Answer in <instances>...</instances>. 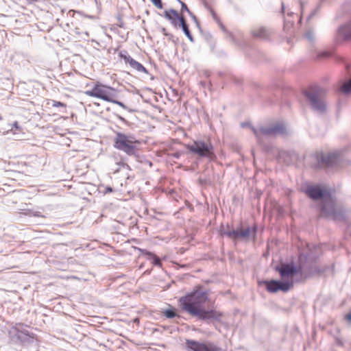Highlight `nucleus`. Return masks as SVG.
<instances>
[{
  "label": "nucleus",
  "mask_w": 351,
  "mask_h": 351,
  "mask_svg": "<svg viewBox=\"0 0 351 351\" xmlns=\"http://www.w3.org/2000/svg\"><path fill=\"white\" fill-rule=\"evenodd\" d=\"M202 287H196L191 292L187 293L178 299L180 308L197 320L210 324L221 322L223 313L214 308H207L208 291L202 290Z\"/></svg>",
  "instance_id": "1"
},
{
  "label": "nucleus",
  "mask_w": 351,
  "mask_h": 351,
  "mask_svg": "<svg viewBox=\"0 0 351 351\" xmlns=\"http://www.w3.org/2000/svg\"><path fill=\"white\" fill-rule=\"evenodd\" d=\"M258 230V227L257 224H254L252 226H248L245 228L240 225L236 228L227 224L226 228H223L220 230V234L232 239L234 244L238 241H243L245 242L252 241L255 243L257 241Z\"/></svg>",
  "instance_id": "2"
},
{
  "label": "nucleus",
  "mask_w": 351,
  "mask_h": 351,
  "mask_svg": "<svg viewBox=\"0 0 351 351\" xmlns=\"http://www.w3.org/2000/svg\"><path fill=\"white\" fill-rule=\"evenodd\" d=\"M115 136L113 140V147L123 152L129 156L137 157L138 145L141 144L135 135L131 133L125 134L121 132H114Z\"/></svg>",
  "instance_id": "3"
},
{
  "label": "nucleus",
  "mask_w": 351,
  "mask_h": 351,
  "mask_svg": "<svg viewBox=\"0 0 351 351\" xmlns=\"http://www.w3.org/2000/svg\"><path fill=\"white\" fill-rule=\"evenodd\" d=\"M184 146L190 154L199 158H207L210 161H215L217 159L215 147L210 138L193 140Z\"/></svg>",
  "instance_id": "4"
},
{
  "label": "nucleus",
  "mask_w": 351,
  "mask_h": 351,
  "mask_svg": "<svg viewBox=\"0 0 351 351\" xmlns=\"http://www.w3.org/2000/svg\"><path fill=\"white\" fill-rule=\"evenodd\" d=\"M307 261V253H302L298 257V264L296 265L293 261L280 262L274 267V270L279 273L281 280H285L287 278L302 276L304 271V265L302 263Z\"/></svg>",
  "instance_id": "5"
},
{
  "label": "nucleus",
  "mask_w": 351,
  "mask_h": 351,
  "mask_svg": "<svg viewBox=\"0 0 351 351\" xmlns=\"http://www.w3.org/2000/svg\"><path fill=\"white\" fill-rule=\"evenodd\" d=\"M84 93L88 96L96 97L108 102L112 101V97H117V96L116 89L100 82L95 84L90 90H86Z\"/></svg>",
  "instance_id": "6"
},
{
  "label": "nucleus",
  "mask_w": 351,
  "mask_h": 351,
  "mask_svg": "<svg viewBox=\"0 0 351 351\" xmlns=\"http://www.w3.org/2000/svg\"><path fill=\"white\" fill-rule=\"evenodd\" d=\"M326 91L317 86H311L308 88V101L313 109L322 112L326 110L324 101Z\"/></svg>",
  "instance_id": "7"
},
{
  "label": "nucleus",
  "mask_w": 351,
  "mask_h": 351,
  "mask_svg": "<svg viewBox=\"0 0 351 351\" xmlns=\"http://www.w3.org/2000/svg\"><path fill=\"white\" fill-rule=\"evenodd\" d=\"M260 284L264 285L265 289L271 293H275L279 291L287 292L293 286V281L290 280L281 279L263 280L260 282Z\"/></svg>",
  "instance_id": "8"
},
{
  "label": "nucleus",
  "mask_w": 351,
  "mask_h": 351,
  "mask_svg": "<svg viewBox=\"0 0 351 351\" xmlns=\"http://www.w3.org/2000/svg\"><path fill=\"white\" fill-rule=\"evenodd\" d=\"M261 132L266 136H287L289 131L285 122L275 121L267 126H261Z\"/></svg>",
  "instance_id": "9"
},
{
  "label": "nucleus",
  "mask_w": 351,
  "mask_h": 351,
  "mask_svg": "<svg viewBox=\"0 0 351 351\" xmlns=\"http://www.w3.org/2000/svg\"><path fill=\"white\" fill-rule=\"evenodd\" d=\"M186 351H222V349L210 341H199L195 339L185 340Z\"/></svg>",
  "instance_id": "10"
},
{
  "label": "nucleus",
  "mask_w": 351,
  "mask_h": 351,
  "mask_svg": "<svg viewBox=\"0 0 351 351\" xmlns=\"http://www.w3.org/2000/svg\"><path fill=\"white\" fill-rule=\"evenodd\" d=\"M278 159L286 165H295L296 167H300L301 162L299 154L295 151H280Z\"/></svg>",
  "instance_id": "11"
},
{
  "label": "nucleus",
  "mask_w": 351,
  "mask_h": 351,
  "mask_svg": "<svg viewBox=\"0 0 351 351\" xmlns=\"http://www.w3.org/2000/svg\"><path fill=\"white\" fill-rule=\"evenodd\" d=\"M308 196L313 199H320L321 202L322 200L326 199L328 202V205L330 207L332 206L330 202V193L324 186H313L308 187Z\"/></svg>",
  "instance_id": "12"
},
{
  "label": "nucleus",
  "mask_w": 351,
  "mask_h": 351,
  "mask_svg": "<svg viewBox=\"0 0 351 351\" xmlns=\"http://www.w3.org/2000/svg\"><path fill=\"white\" fill-rule=\"evenodd\" d=\"M160 16L167 19L175 28H178L180 24L186 20L184 16L180 15L179 12L173 8L165 10L163 14H160Z\"/></svg>",
  "instance_id": "13"
},
{
  "label": "nucleus",
  "mask_w": 351,
  "mask_h": 351,
  "mask_svg": "<svg viewBox=\"0 0 351 351\" xmlns=\"http://www.w3.org/2000/svg\"><path fill=\"white\" fill-rule=\"evenodd\" d=\"M316 157L320 167H327L337 162L339 155L337 153H322L317 154Z\"/></svg>",
  "instance_id": "14"
},
{
  "label": "nucleus",
  "mask_w": 351,
  "mask_h": 351,
  "mask_svg": "<svg viewBox=\"0 0 351 351\" xmlns=\"http://www.w3.org/2000/svg\"><path fill=\"white\" fill-rule=\"evenodd\" d=\"M330 202H331L332 208L328 205V202L326 199L322 200L321 202V215L326 217H333L335 215V208L334 201L330 195Z\"/></svg>",
  "instance_id": "15"
},
{
  "label": "nucleus",
  "mask_w": 351,
  "mask_h": 351,
  "mask_svg": "<svg viewBox=\"0 0 351 351\" xmlns=\"http://www.w3.org/2000/svg\"><path fill=\"white\" fill-rule=\"evenodd\" d=\"M261 130V127L256 128L255 127H252V131L254 134L257 143L260 145L263 149L266 152H269L271 150V145L270 144L266 143L264 141V138L263 136H265Z\"/></svg>",
  "instance_id": "16"
},
{
  "label": "nucleus",
  "mask_w": 351,
  "mask_h": 351,
  "mask_svg": "<svg viewBox=\"0 0 351 351\" xmlns=\"http://www.w3.org/2000/svg\"><path fill=\"white\" fill-rule=\"evenodd\" d=\"M139 251L141 252V254L147 257V259L150 261L154 266H162V263L160 258L157 256L154 253L149 252L145 249H139Z\"/></svg>",
  "instance_id": "17"
},
{
  "label": "nucleus",
  "mask_w": 351,
  "mask_h": 351,
  "mask_svg": "<svg viewBox=\"0 0 351 351\" xmlns=\"http://www.w3.org/2000/svg\"><path fill=\"white\" fill-rule=\"evenodd\" d=\"M251 34L253 37L256 38L267 39L269 34L270 31L265 27H261L252 30Z\"/></svg>",
  "instance_id": "18"
},
{
  "label": "nucleus",
  "mask_w": 351,
  "mask_h": 351,
  "mask_svg": "<svg viewBox=\"0 0 351 351\" xmlns=\"http://www.w3.org/2000/svg\"><path fill=\"white\" fill-rule=\"evenodd\" d=\"M169 308L164 309L162 311V315L168 319H173L176 317H180V315L178 313V310L171 306V305H169Z\"/></svg>",
  "instance_id": "19"
},
{
  "label": "nucleus",
  "mask_w": 351,
  "mask_h": 351,
  "mask_svg": "<svg viewBox=\"0 0 351 351\" xmlns=\"http://www.w3.org/2000/svg\"><path fill=\"white\" fill-rule=\"evenodd\" d=\"M132 69L139 71L148 74V70L140 62L135 60L133 58L128 63Z\"/></svg>",
  "instance_id": "20"
},
{
  "label": "nucleus",
  "mask_w": 351,
  "mask_h": 351,
  "mask_svg": "<svg viewBox=\"0 0 351 351\" xmlns=\"http://www.w3.org/2000/svg\"><path fill=\"white\" fill-rule=\"evenodd\" d=\"M178 27L182 29L184 35L188 38V39L190 40V42H191V43L195 42L194 37L193 36V35L189 29V25L187 23L186 20H185L184 22H182Z\"/></svg>",
  "instance_id": "21"
},
{
  "label": "nucleus",
  "mask_w": 351,
  "mask_h": 351,
  "mask_svg": "<svg viewBox=\"0 0 351 351\" xmlns=\"http://www.w3.org/2000/svg\"><path fill=\"white\" fill-rule=\"evenodd\" d=\"M339 33L345 39L351 40V25H348L341 27Z\"/></svg>",
  "instance_id": "22"
},
{
  "label": "nucleus",
  "mask_w": 351,
  "mask_h": 351,
  "mask_svg": "<svg viewBox=\"0 0 351 351\" xmlns=\"http://www.w3.org/2000/svg\"><path fill=\"white\" fill-rule=\"evenodd\" d=\"M226 34L227 37L235 45H237V46H239V47H243V43L241 40H240L239 39L237 38L234 36V34L232 32H230V31H228Z\"/></svg>",
  "instance_id": "23"
},
{
  "label": "nucleus",
  "mask_w": 351,
  "mask_h": 351,
  "mask_svg": "<svg viewBox=\"0 0 351 351\" xmlns=\"http://www.w3.org/2000/svg\"><path fill=\"white\" fill-rule=\"evenodd\" d=\"M302 97L300 99V102L301 104V106L303 112H305L306 105L307 104V89H303L302 91Z\"/></svg>",
  "instance_id": "24"
},
{
  "label": "nucleus",
  "mask_w": 351,
  "mask_h": 351,
  "mask_svg": "<svg viewBox=\"0 0 351 351\" xmlns=\"http://www.w3.org/2000/svg\"><path fill=\"white\" fill-rule=\"evenodd\" d=\"M119 56L121 59H123L125 64H128L132 57L129 55L126 50H122L119 53Z\"/></svg>",
  "instance_id": "25"
},
{
  "label": "nucleus",
  "mask_w": 351,
  "mask_h": 351,
  "mask_svg": "<svg viewBox=\"0 0 351 351\" xmlns=\"http://www.w3.org/2000/svg\"><path fill=\"white\" fill-rule=\"evenodd\" d=\"M341 91L344 93H351V79L341 86Z\"/></svg>",
  "instance_id": "26"
},
{
  "label": "nucleus",
  "mask_w": 351,
  "mask_h": 351,
  "mask_svg": "<svg viewBox=\"0 0 351 351\" xmlns=\"http://www.w3.org/2000/svg\"><path fill=\"white\" fill-rule=\"evenodd\" d=\"M25 215H28L29 217H41L44 218L45 216L42 215V213L39 211H34V210H27L25 213Z\"/></svg>",
  "instance_id": "27"
},
{
  "label": "nucleus",
  "mask_w": 351,
  "mask_h": 351,
  "mask_svg": "<svg viewBox=\"0 0 351 351\" xmlns=\"http://www.w3.org/2000/svg\"><path fill=\"white\" fill-rule=\"evenodd\" d=\"M177 1L181 5V12H186L189 14V16L192 15L193 12L189 9L187 5L184 2H183V1H182L180 0H177Z\"/></svg>",
  "instance_id": "28"
},
{
  "label": "nucleus",
  "mask_w": 351,
  "mask_h": 351,
  "mask_svg": "<svg viewBox=\"0 0 351 351\" xmlns=\"http://www.w3.org/2000/svg\"><path fill=\"white\" fill-rule=\"evenodd\" d=\"M293 25V21L288 19L287 17H285L284 19V29L285 30L286 29H289L291 27H292Z\"/></svg>",
  "instance_id": "29"
},
{
  "label": "nucleus",
  "mask_w": 351,
  "mask_h": 351,
  "mask_svg": "<svg viewBox=\"0 0 351 351\" xmlns=\"http://www.w3.org/2000/svg\"><path fill=\"white\" fill-rule=\"evenodd\" d=\"M191 17V19H193V21H194V23H195V25L196 27H197V29H199V31L202 33V29L201 27V25H200V23L199 21V20L197 19V16L193 13L192 15L190 16Z\"/></svg>",
  "instance_id": "30"
},
{
  "label": "nucleus",
  "mask_w": 351,
  "mask_h": 351,
  "mask_svg": "<svg viewBox=\"0 0 351 351\" xmlns=\"http://www.w3.org/2000/svg\"><path fill=\"white\" fill-rule=\"evenodd\" d=\"M115 98L116 97H112V101H110L109 102L121 106L123 109H125V110L128 109V107L124 104V103H123L122 101H120L119 100L115 99Z\"/></svg>",
  "instance_id": "31"
},
{
  "label": "nucleus",
  "mask_w": 351,
  "mask_h": 351,
  "mask_svg": "<svg viewBox=\"0 0 351 351\" xmlns=\"http://www.w3.org/2000/svg\"><path fill=\"white\" fill-rule=\"evenodd\" d=\"M51 105L53 107H56V108H59V107L66 108V104L59 101H56V100H52Z\"/></svg>",
  "instance_id": "32"
},
{
  "label": "nucleus",
  "mask_w": 351,
  "mask_h": 351,
  "mask_svg": "<svg viewBox=\"0 0 351 351\" xmlns=\"http://www.w3.org/2000/svg\"><path fill=\"white\" fill-rule=\"evenodd\" d=\"M298 2H299V3H300V7H301V14H303V12H304V2H303V1H302V0H298ZM302 15H300V16L298 17V24L299 25H301V23H302Z\"/></svg>",
  "instance_id": "33"
},
{
  "label": "nucleus",
  "mask_w": 351,
  "mask_h": 351,
  "mask_svg": "<svg viewBox=\"0 0 351 351\" xmlns=\"http://www.w3.org/2000/svg\"><path fill=\"white\" fill-rule=\"evenodd\" d=\"M150 1L158 9L163 8L162 0H150Z\"/></svg>",
  "instance_id": "34"
},
{
  "label": "nucleus",
  "mask_w": 351,
  "mask_h": 351,
  "mask_svg": "<svg viewBox=\"0 0 351 351\" xmlns=\"http://www.w3.org/2000/svg\"><path fill=\"white\" fill-rule=\"evenodd\" d=\"M166 37L168 38L169 40L174 43H176L178 41V38L174 36L172 34L169 32L167 34H166Z\"/></svg>",
  "instance_id": "35"
},
{
  "label": "nucleus",
  "mask_w": 351,
  "mask_h": 351,
  "mask_svg": "<svg viewBox=\"0 0 351 351\" xmlns=\"http://www.w3.org/2000/svg\"><path fill=\"white\" fill-rule=\"evenodd\" d=\"M300 191L304 193L306 195H307V181H304L302 182L300 186Z\"/></svg>",
  "instance_id": "36"
},
{
  "label": "nucleus",
  "mask_w": 351,
  "mask_h": 351,
  "mask_svg": "<svg viewBox=\"0 0 351 351\" xmlns=\"http://www.w3.org/2000/svg\"><path fill=\"white\" fill-rule=\"evenodd\" d=\"M210 12H211V15L213 18V19L217 23V24L219 23V21H220L219 18L218 17V16L217 15L216 12L213 10H210Z\"/></svg>",
  "instance_id": "37"
},
{
  "label": "nucleus",
  "mask_w": 351,
  "mask_h": 351,
  "mask_svg": "<svg viewBox=\"0 0 351 351\" xmlns=\"http://www.w3.org/2000/svg\"><path fill=\"white\" fill-rule=\"evenodd\" d=\"M218 25L223 33L226 34L228 32L227 28L225 27V25L222 23L221 21H219Z\"/></svg>",
  "instance_id": "38"
},
{
  "label": "nucleus",
  "mask_w": 351,
  "mask_h": 351,
  "mask_svg": "<svg viewBox=\"0 0 351 351\" xmlns=\"http://www.w3.org/2000/svg\"><path fill=\"white\" fill-rule=\"evenodd\" d=\"M21 335H23L26 337H31L32 338L33 337V334L32 333H30L28 330H21Z\"/></svg>",
  "instance_id": "39"
},
{
  "label": "nucleus",
  "mask_w": 351,
  "mask_h": 351,
  "mask_svg": "<svg viewBox=\"0 0 351 351\" xmlns=\"http://www.w3.org/2000/svg\"><path fill=\"white\" fill-rule=\"evenodd\" d=\"M121 167H122L123 169H128V170H130V167L127 164V163H125L123 162H119L117 163Z\"/></svg>",
  "instance_id": "40"
},
{
  "label": "nucleus",
  "mask_w": 351,
  "mask_h": 351,
  "mask_svg": "<svg viewBox=\"0 0 351 351\" xmlns=\"http://www.w3.org/2000/svg\"><path fill=\"white\" fill-rule=\"evenodd\" d=\"M117 117L121 121H122L123 123L126 124L127 125H129V122L123 117H121V115H119V114H116Z\"/></svg>",
  "instance_id": "41"
},
{
  "label": "nucleus",
  "mask_w": 351,
  "mask_h": 351,
  "mask_svg": "<svg viewBox=\"0 0 351 351\" xmlns=\"http://www.w3.org/2000/svg\"><path fill=\"white\" fill-rule=\"evenodd\" d=\"M241 128H246V127H249L251 130H252V127H254L250 122H242L241 123Z\"/></svg>",
  "instance_id": "42"
},
{
  "label": "nucleus",
  "mask_w": 351,
  "mask_h": 351,
  "mask_svg": "<svg viewBox=\"0 0 351 351\" xmlns=\"http://www.w3.org/2000/svg\"><path fill=\"white\" fill-rule=\"evenodd\" d=\"M344 319L350 324H351V312L345 315Z\"/></svg>",
  "instance_id": "43"
},
{
  "label": "nucleus",
  "mask_w": 351,
  "mask_h": 351,
  "mask_svg": "<svg viewBox=\"0 0 351 351\" xmlns=\"http://www.w3.org/2000/svg\"><path fill=\"white\" fill-rule=\"evenodd\" d=\"M203 35L207 41L212 38V35L209 32H206Z\"/></svg>",
  "instance_id": "44"
},
{
  "label": "nucleus",
  "mask_w": 351,
  "mask_h": 351,
  "mask_svg": "<svg viewBox=\"0 0 351 351\" xmlns=\"http://www.w3.org/2000/svg\"><path fill=\"white\" fill-rule=\"evenodd\" d=\"M277 211L279 216H282L284 215V209L282 207L278 206L277 208Z\"/></svg>",
  "instance_id": "45"
},
{
  "label": "nucleus",
  "mask_w": 351,
  "mask_h": 351,
  "mask_svg": "<svg viewBox=\"0 0 351 351\" xmlns=\"http://www.w3.org/2000/svg\"><path fill=\"white\" fill-rule=\"evenodd\" d=\"M113 191H114V190H113V189H112L111 186H106V187L105 188V191H104V193H112Z\"/></svg>",
  "instance_id": "46"
},
{
  "label": "nucleus",
  "mask_w": 351,
  "mask_h": 351,
  "mask_svg": "<svg viewBox=\"0 0 351 351\" xmlns=\"http://www.w3.org/2000/svg\"><path fill=\"white\" fill-rule=\"evenodd\" d=\"M160 32L165 36H166V34L169 33L165 27H161Z\"/></svg>",
  "instance_id": "47"
},
{
  "label": "nucleus",
  "mask_w": 351,
  "mask_h": 351,
  "mask_svg": "<svg viewBox=\"0 0 351 351\" xmlns=\"http://www.w3.org/2000/svg\"><path fill=\"white\" fill-rule=\"evenodd\" d=\"M285 4H284V3H283V2H282V3H281V11H280V13H281L282 14H283V15H284V14H285Z\"/></svg>",
  "instance_id": "48"
},
{
  "label": "nucleus",
  "mask_w": 351,
  "mask_h": 351,
  "mask_svg": "<svg viewBox=\"0 0 351 351\" xmlns=\"http://www.w3.org/2000/svg\"><path fill=\"white\" fill-rule=\"evenodd\" d=\"M198 181H199L200 184H204L206 182V180L205 179H203V178H199L198 179Z\"/></svg>",
  "instance_id": "49"
},
{
  "label": "nucleus",
  "mask_w": 351,
  "mask_h": 351,
  "mask_svg": "<svg viewBox=\"0 0 351 351\" xmlns=\"http://www.w3.org/2000/svg\"><path fill=\"white\" fill-rule=\"evenodd\" d=\"M118 20L119 21L118 26L120 27H123V25H124L123 22L121 21V19L120 18H119Z\"/></svg>",
  "instance_id": "50"
},
{
  "label": "nucleus",
  "mask_w": 351,
  "mask_h": 351,
  "mask_svg": "<svg viewBox=\"0 0 351 351\" xmlns=\"http://www.w3.org/2000/svg\"><path fill=\"white\" fill-rule=\"evenodd\" d=\"M13 127L15 128V129H19L20 127H19V125L18 123V122H14V124H13Z\"/></svg>",
  "instance_id": "51"
},
{
  "label": "nucleus",
  "mask_w": 351,
  "mask_h": 351,
  "mask_svg": "<svg viewBox=\"0 0 351 351\" xmlns=\"http://www.w3.org/2000/svg\"><path fill=\"white\" fill-rule=\"evenodd\" d=\"M293 15H294V12H288V13H287V17H289V18L293 16Z\"/></svg>",
  "instance_id": "52"
},
{
  "label": "nucleus",
  "mask_w": 351,
  "mask_h": 351,
  "mask_svg": "<svg viewBox=\"0 0 351 351\" xmlns=\"http://www.w3.org/2000/svg\"><path fill=\"white\" fill-rule=\"evenodd\" d=\"M200 83L204 87L206 86V83L205 82H200Z\"/></svg>",
  "instance_id": "53"
},
{
  "label": "nucleus",
  "mask_w": 351,
  "mask_h": 351,
  "mask_svg": "<svg viewBox=\"0 0 351 351\" xmlns=\"http://www.w3.org/2000/svg\"><path fill=\"white\" fill-rule=\"evenodd\" d=\"M303 36H304V38H307V32H304V34H303Z\"/></svg>",
  "instance_id": "54"
},
{
  "label": "nucleus",
  "mask_w": 351,
  "mask_h": 351,
  "mask_svg": "<svg viewBox=\"0 0 351 351\" xmlns=\"http://www.w3.org/2000/svg\"><path fill=\"white\" fill-rule=\"evenodd\" d=\"M18 337H19V339H22V337L21 336L19 335Z\"/></svg>",
  "instance_id": "55"
},
{
  "label": "nucleus",
  "mask_w": 351,
  "mask_h": 351,
  "mask_svg": "<svg viewBox=\"0 0 351 351\" xmlns=\"http://www.w3.org/2000/svg\"><path fill=\"white\" fill-rule=\"evenodd\" d=\"M310 274H312V271H310V273L308 272V275L309 276V275H310Z\"/></svg>",
  "instance_id": "56"
},
{
  "label": "nucleus",
  "mask_w": 351,
  "mask_h": 351,
  "mask_svg": "<svg viewBox=\"0 0 351 351\" xmlns=\"http://www.w3.org/2000/svg\"><path fill=\"white\" fill-rule=\"evenodd\" d=\"M310 274H312V271H310V273L308 272V275L309 276V275H310Z\"/></svg>",
  "instance_id": "57"
}]
</instances>
